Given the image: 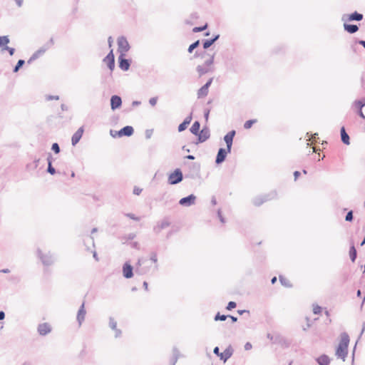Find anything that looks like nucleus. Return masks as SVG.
<instances>
[{"label":"nucleus","instance_id":"f3484780","mask_svg":"<svg viewBox=\"0 0 365 365\" xmlns=\"http://www.w3.org/2000/svg\"><path fill=\"white\" fill-rule=\"evenodd\" d=\"M122 106L121 97L118 95H113L110 98V108L112 110L118 109Z\"/></svg>","mask_w":365,"mask_h":365},{"label":"nucleus","instance_id":"c756f323","mask_svg":"<svg viewBox=\"0 0 365 365\" xmlns=\"http://www.w3.org/2000/svg\"><path fill=\"white\" fill-rule=\"evenodd\" d=\"M353 106L358 110H361L365 106V98L354 101Z\"/></svg>","mask_w":365,"mask_h":365},{"label":"nucleus","instance_id":"a18cd8bd","mask_svg":"<svg viewBox=\"0 0 365 365\" xmlns=\"http://www.w3.org/2000/svg\"><path fill=\"white\" fill-rule=\"evenodd\" d=\"M353 220H354L353 211L349 210L345 216V220L346 222H352Z\"/></svg>","mask_w":365,"mask_h":365},{"label":"nucleus","instance_id":"4c0bfd02","mask_svg":"<svg viewBox=\"0 0 365 365\" xmlns=\"http://www.w3.org/2000/svg\"><path fill=\"white\" fill-rule=\"evenodd\" d=\"M228 318L227 315L220 314V312H217L215 316V321H225Z\"/></svg>","mask_w":365,"mask_h":365},{"label":"nucleus","instance_id":"1a4fd4ad","mask_svg":"<svg viewBox=\"0 0 365 365\" xmlns=\"http://www.w3.org/2000/svg\"><path fill=\"white\" fill-rule=\"evenodd\" d=\"M118 62L119 68L123 71H127L129 70L132 61L131 59L125 58V53H122L119 54Z\"/></svg>","mask_w":365,"mask_h":365},{"label":"nucleus","instance_id":"e433bc0d","mask_svg":"<svg viewBox=\"0 0 365 365\" xmlns=\"http://www.w3.org/2000/svg\"><path fill=\"white\" fill-rule=\"evenodd\" d=\"M8 280L12 283L18 284L21 281V277L18 275H11L8 277Z\"/></svg>","mask_w":365,"mask_h":365},{"label":"nucleus","instance_id":"9d476101","mask_svg":"<svg viewBox=\"0 0 365 365\" xmlns=\"http://www.w3.org/2000/svg\"><path fill=\"white\" fill-rule=\"evenodd\" d=\"M364 19V15L358 11H354L350 14H344L341 17V21H361Z\"/></svg>","mask_w":365,"mask_h":365},{"label":"nucleus","instance_id":"f03ea898","mask_svg":"<svg viewBox=\"0 0 365 365\" xmlns=\"http://www.w3.org/2000/svg\"><path fill=\"white\" fill-rule=\"evenodd\" d=\"M186 170L185 178L197 179L200 177V165L197 163H185Z\"/></svg>","mask_w":365,"mask_h":365},{"label":"nucleus","instance_id":"ddd939ff","mask_svg":"<svg viewBox=\"0 0 365 365\" xmlns=\"http://www.w3.org/2000/svg\"><path fill=\"white\" fill-rule=\"evenodd\" d=\"M103 61L107 64L108 68L110 71L115 68V56L113 50H110L107 56L103 59Z\"/></svg>","mask_w":365,"mask_h":365},{"label":"nucleus","instance_id":"f257e3e1","mask_svg":"<svg viewBox=\"0 0 365 365\" xmlns=\"http://www.w3.org/2000/svg\"><path fill=\"white\" fill-rule=\"evenodd\" d=\"M349 336L346 332H343L340 335V341L336 349V356L345 361L348 354V346L349 344Z\"/></svg>","mask_w":365,"mask_h":365},{"label":"nucleus","instance_id":"c03bdc74","mask_svg":"<svg viewBox=\"0 0 365 365\" xmlns=\"http://www.w3.org/2000/svg\"><path fill=\"white\" fill-rule=\"evenodd\" d=\"M51 150L56 154H58L61 151L60 146L57 143H53L51 145Z\"/></svg>","mask_w":365,"mask_h":365},{"label":"nucleus","instance_id":"13d9d810","mask_svg":"<svg viewBox=\"0 0 365 365\" xmlns=\"http://www.w3.org/2000/svg\"><path fill=\"white\" fill-rule=\"evenodd\" d=\"M142 190H143L141 188H140V187H138L137 186H135L134 188H133V192L134 195H139L141 193Z\"/></svg>","mask_w":365,"mask_h":365},{"label":"nucleus","instance_id":"72a5a7b5","mask_svg":"<svg viewBox=\"0 0 365 365\" xmlns=\"http://www.w3.org/2000/svg\"><path fill=\"white\" fill-rule=\"evenodd\" d=\"M279 281H280V283L285 287H292V284L290 283V282L286 279L284 277L282 276V275H279Z\"/></svg>","mask_w":365,"mask_h":365},{"label":"nucleus","instance_id":"2f4dec72","mask_svg":"<svg viewBox=\"0 0 365 365\" xmlns=\"http://www.w3.org/2000/svg\"><path fill=\"white\" fill-rule=\"evenodd\" d=\"M205 67L206 66H205L204 65L203 66L198 65L196 67V71H197L200 76H202L210 71V70Z\"/></svg>","mask_w":365,"mask_h":365},{"label":"nucleus","instance_id":"9b49d317","mask_svg":"<svg viewBox=\"0 0 365 365\" xmlns=\"http://www.w3.org/2000/svg\"><path fill=\"white\" fill-rule=\"evenodd\" d=\"M230 153L231 151H229L227 148H219L215 158V163L217 165L222 164L226 160L227 154Z\"/></svg>","mask_w":365,"mask_h":365},{"label":"nucleus","instance_id":"4468645a","mask_svg":"<svg viewBox=\"0 0 365 365\" xmlns=\"http://www.w3.org/2000/svg\"><path fill=\"white\" fill-rule=\"evenodd\" d=\"M235 134L236 131L235 130H232L229 131L223 138V140L226 143V148H227L229 151L232 150L233 139L235 136Z\"/></svg>","mask_w":365,"mask_h":365},{"label":"nucleus","instance_id":"774afa93","mask_svg":"<svg viewBox=\"0 0 365 365\" xmlns=\"http://www.w3.org/2000/svg\"><path fill=\"white\" fill-rule=\"evenodd\" d=\"M37 58L36 57V55L32 54V56L29 58V59L27 61V63L30 64L35 60H36Z\"/></svg>","mask_w":365,"mask_h":365},{"label":"nucleus","instance_id":"bb28decb","mask_svg":"<svg viewBox=\"0 0 365 365\" xmlns=\"http://www.w3.org/2000/svg\"><path fill=\"white\" fill-rule=\"evenodd\" d=\"M170 223L168 220H163L162 222L158 223L156 226L154 227L153 231L158 234L163 229H165L168 227H169Z\"/></svg>","mask_w":365,"mask_h":365},{"label":"nucleus","instance_id":"7ed1b4c3","mask_svg":"<svg viewBox=\"0 0 365 365\" xmlns=\"http://www.w3.org/2000/svg\"><path fill=\"white\" fill-rule=\"evenodd\" d=\"M277 195V192L275 190H272L267 194L262 195L255 197L252 200V202L255 206L259 207L261 205H262L264 202L276 198Z\"/></svg>","mask_w":365,"mask_h":365},{"label":"nucleus","instance_id":"8fccbe9b","mask_svg":"<svg viewBox=\"0 0 365 365\" xmlns=\"http://www.w3.org/2000/svg\"><path fill=\"white\" fill-rule=\"evenodd\" d=\"M135 237H136V235L135 233H129L128 235L123 237V239H124L125 240H132L134 238H135Z\"/></svg>","mask_w":365,"mask_h":365},{"label":"nucleus","instance_id":"49530a36","mask_svg":"<svg viewBox=\"0 0 365 365\" xmlns=\"http://www.w3.org/2000/svg\"><path fill=\"white\" fill-rule=\"evenodd\" d=\"M46 171L52 175L56 173V170L55 169V168H53L52 165H51V163H49V165H48Z\"/></svg>","mask_w":365,"mask_h":365},{"label":"nucleus","instance_id":"79ce46f5","mask_svg":"<svg viewBox=\"0 0 365 365\" xmlns=\"http://www.w3.org/2000/svg\"><path fill=\"white\" fill-rule=\"evenodd\" d=\"M109 327L113 330L117 328V322L112 317L109 318Z\"/></svg>","mask_w":365,"mask_h":365},{"label":"nucleus","instance_id":"b1692460","mask_svg":"<svg viewBox=\"0 0 365 365\" xmlns=\"http://www.w3.org/2000/svg\"><path fill=\"white\" fill-rule=\"evenodd\" d=\"M349 255L351 261L352 262H354L357 257V251L354 246V242L353 240L350 241V247H349Z\"/></svg>","mask_w":365,"mask_h":365},{"label":"nucleus","instance_id":"3c124183","mask_svg":"<svg viewBox=\"0 0 365 365\" xmlns=\"http://www.w3.org/2000/svg\"><path fill=\"white\" fill-rule=\"evenodd\" d=\"M180 356V351L178 350V349L177 347L174 346L173 348V356L179 359Z\"/></svg>","mask_w":365,"mask_h":365},{"label":"nucleus","instance_id":"f704fd0d","mask_svg":"<svg viewBox=\"0 0 365 365\" xmlns=\"http://www.w3.org/2000/svg\"><path fill=\"white\" fill-rule=\"evenodd\" d=\"M200 46V40H197L191 43L187 49L188 53H191L192 51Z\"/></svg>","mask_w":365,"mask_h":365},{"label":"nucleus","instance_id":"864d4df0","mask_svg":"<svg viewBox=\"0 0 365 365\" xmlns=\"http://www.w3.org/2000/svg\"><path fill=\"white\" fill-rule=\"evenodd\" d=\"M322 307L319 305H315L313 307V313L314 314H319L322 312Z\"/></svg>","mask_w":365,"mask_h":365},{"label":"nucleus","instance_id":"a878e982","mask_svg":"<svg viewBox=\"0 0 365 365\" xmlns=\"http://www.w3.org/2000/svg\"><path fill=\"white\" fill-rule=\"evenodd\" d=\"M344 29L347 33L353 34L359 31V26L356 24H349L346 22H344Z\"/></svg>","mask_w":365,"mask_h":365},{"label":"nucleus","instance_id":"5701e85b","mask_svg":"<svg viewBox=\"0 0 365 365\" xmlns=\"http://www.w3.org/2000/svg\"><path fill=\"white\" fill-rule=\"evenodd\" d=\"M37 329L38 334L41 336H45L51 331V326L48 323L40 324Z\"/></svg>","mask_w":365,"mask_h":365},{"label":"nucleus","instance_id":"6ab92c4d","mask_svg":"<svg viewBox=\"0 0 365 365\" xmlns=\"http://www.w3.org/2000/svg\"><path fill=\"white\" fill-rule=\"evenodd\" d=\"M234 349L231 345H229L225 350L220 354V359L226 362L233 354Z\"/></svg>","mask_w":365,"mask_h":365},{"label":"nucleus","instance_id":"58836bf2","mask_svg":"<svg viewBox=\"0 0 365 365\" xmlns=\"http://www.w3.org/2000/svg\"><path fill=\"white\" fill-rule=\"evenodd\" d=\"M46 51H47L46 48H44L43 46H42L41 48H40L39 49L36 51L33 54L36 55V57L38 58L41 55H43Z\"/></svg>","mask_w":365,"mask_h":365},{"label":"nucleus","instance_id":"4be33fe9","mask_svg":"<svg viewBox=\"0 0 365 365\" xmlns=\"http://www.w3.org/2000/svg\"><path fill=\"white\" fill-rule=\"evenodd\" d=\"M220 38V34L214 35L211 38L202 40V47L205 50L209 48Z\"/></svg>","mask_w":365,"mask_h":365},{"label":"nucleus","instance_id":"393cba45","mask_svg":"<svg viewBox=\"0 0 365 365\" xmlns=\"http://www.w3.org/2000/svg\"><path fill=\"white\" fill-rule=\"evenodd\" d=\"M340 135L341 142L344 144L349 145L350 144V138L344 126L340 129Z\"/></svg>","mask_w":365,"mask_h":365},{"label":"nucleus","instance_id":"6e6552de","mask_svg":"<svg viewBox=\"0 0 365 365\" xmlns=\"http://www.w3.org/2000/svg\"><path fill=\"white\" fill-rule=\"evenodd\" d=\"M118 51L120 54L125 53L130 50V44L127 40V38L121 36L118 38Z\"/></svg>","mask_w":365,"mask_h":365},{"label":"nucleus","instance_id":"2eb2a0df","mask_svg":"<svg viewBox=\"0 0 365 365\" xmlns=\"http://www.w3.org/2000/svg\"><path fill=\"white\" fill-rule=\"evenodd\" d=\"M195 200L196 196L194 194H190L181 198L179 200V204L182 206L190 207L195 203Z\"/></svg>","mask_w":365,"mask_h":365},{"label":"nucleus","instance_id":"a19ab883","mask_svg":"<svg viewBox=\"0 0 365 365\" xmlns=\"http://www.w3.org/2000/svg\"><path fill=\"white\" fill-rule=\"evenodd\" d=\"M214 59H215V53L211 55L210 56V58L205 61L204 66H206V67L211 66L214 63Z\"/></svg>","mask_w":365,"mask_h":365},{"label":"nucleus","instance_id":"a211bd4d","mask_svg":"<svg viewBox=\"0 0 365 365\" xmlns=\"http://www.w3.org/2000/svg\"><path fill=\"white\" fill-rule=\"evenodd\" d=\"M86 314V311L85 309V302H83L78 309V311L77 313V317H76V319H77V322H78L79 326H81L82 324V323L84 322Z\"/></svg>","mask_w":365,"mask_h":365},{"label":"nucleus","instance_id":"39448f33","mask_svg":"<svg viewBox=\"0 0 365 365\" xmlns=\"http://www.w3.org/2000/svg\"><path fill=\"white\" fill-rule=\"evenodd\" d=\"M185 178L182 170L180 168H176L173 173L168 175V182L169 185H177L181 182Z\"/></svg>","mask_w":365,"mask_h":365},{"label":"nucleus","instance_id":"423d86ee","mask_svg":"<svg viewBox=\"0 0 365 365\" xmlns=\"http://www.w3.org/2000/svg\"><path fill=\"white\" fill-rule=\"evenodd\" d=\"M148 262L147 259L140 258L138 260L135 265V272L138 275H144L147 274L150 270V266L144 265Z\"/></svg>","mask_w":365,"mask_h":365},{"label":"nucleus","instance_id":"de8ad7c7","mask_svg":"<svg viewBox=\"0 0 365 365\" xmlns=\"http://www.w3.org/2000/svg\"><path fill=\"white\" fill-rule=\"evenodd\" d=\"M237 307V304L236 302H229L227 307H226V309L229 311L232 310V309L235 308Z\"/></svg>","mask_w":365,"mask_h":365},{"label":"nucleus","instance_id":"412c9836","mask_svg":"<svg viewBox=\"0 0 365 365\" xmlns=\"http://www.w3.org/2000/svg\"><path fill=\"white\" fill-rule=\"evenodd\" d=\"M83 131H84L83 127H80L74 133V134L73 135V136L71 138L72 145H73V146L76 145L80 141V140L82 138V135L83 134Z\"/></svg>","mask_w":365,"mask_h":365},{"label":"nucleus","instance_id":"4d7b16f0","mask_svg":"<svg viewBox=\"0 0 365 365\" xmlns=\"http://www.w3.org/2000/svg\"><path fill=\"white\" fill-rule=\"evenodd\" d=\"M54 43V41L53 38H51L50 40L43 46L44 48H46V50H48L49 48H51Z\"/></svg>","mask_w":365,"mask_h":365},{"label":"nucleus","instance_id":"473e14b6","mask_svg":"<svg viewBox=\"0 0 365 365\" xmlns=\"http://www.w3.org/2000/svg\"><path fill=\"white\" fill-rule=\"evenodd\" d=\"M24 64H25V61L23 60V59H19L17 61L16 66L14 67L13 72L14 73H17L19 71V69L23 67V66Z\"/></svg>","mask_w":365,"mask_h":365},{"label":"nucleus","instance_id":"c85d7f7f","mask_svg":"<svg viewBox=\"0 0 365 365\" xmlns=\"http://www.w3.org/2000/svg\"><path fill=\"white\" fill-rule=\"evenodd\" d=\"M200 123L199 121L196 120L192 123L191 128H190V131L193 135H197L199 134V132L200 131Z\"/></svg>","mask_w":365,"mask_h":365},{"label":"nucleus","instance_id":"37998d69","mask_svg":"<svg viewBox=\"0 0 365 365\" xmlns=\"http://www.w3.org/2000/svg\"><path fill=\"white\" fill-rule=\"evenodd\" d=\"M207 28V24H205V25L201 26L194 27L192 29V31L194 33H197V32H200V31L205 30Z\"/></svg>","mask_w":365,"mask_h":365},{"label":"nucleus","instance_id":"603ef678","mask_svg":"<svg viewBox=\"0 0 365 365\" xmlns=\"http://www.w3.org/2000/svg\"><path fill=\"white\" fill-rule=\"evenodd\" d=\"M205 56H209V53L205 51H203L200 53H198V51H196L195 55H194V57H198V56H200L202 58H204Z\"/></svg>","mask_w":365,"mask_h":365},{"label":"nucleus","instance_id":"bf43d9fd","mask_svg":"<svg viewBox=\"0 0 365 365\" xmlns=\"http://www.w3.org/2000/svg\"><path fill=\"white\" fill-rule=\"evenodd\" d=\"M157 101H158V97H153V98H150L149 103L152 106H155L157 103Z\"/></svg>","mask_w":365,"mask_h":365},{"label":"nucleus","instance_id":"aec40b11","mask_svg":"<svg viewBox=\"0 0 365 365\" xmlns=\"http://www.w3.org/2000/svg\"><path fill=\"white\" fill-rule=\"evenodd\" d=\"M192 119V112L187 115L184 120L178 125V130L181 133L185 130L188 126V125L191 123Z\"/></svg>","mask_w":365,"mask_h":365},{"label":"nucleus","instance_id":"20e7f679","mask_svg":"<svg viewBox=\"0 0 365 365\" xmlns=\"http://www.w3.org/2000/svg\"><path fill=\"white\" fill-rule=\"evenodd\" d=\"M37 256L42 264L46 267L52 265L56 260L54 256L51 252L44 254L40 249L37 250Z\"/></svg>","mask_w":365,"mask_h":365},{"label":"nucleus","instance_id":"ea45409f","mask_svg":"<svg viewBox=\"0 0 365 365\" xmlns=\"http://www.w3.org/2000/svg\"><path fill=\"white\" fill-rule=\"evenodd\" d=\"M256 122H257L256 119L248 120L245 123L244 128L245 129H250L253 125V124L255 123Z\"/></svg>","mask_w":365,"mask_h":365},{"label":"nucleus","instance_id":"5fc2aeb1","mask_svg":"<svg viewBox=\"0 0 365 365\" xmlns=\"http://www.w3.org/2000/svg\"><path fill=\"white\" fill-rule=\"evenodd\" d=\"M2 51H7L9 53L10 56H13L15 52V48L7 46L4 47Z\"/></svg>","mask_w":365,"mask_h":365},{"label":"nucleus","instance_id":"6e6d98bb","mask_svg":"<svg viewBox=\"0 0 365 365\" xmlns=\"http://www.w3.org/2000/svg\"><path fill=\"white\" fill-rule=\"evenodd\" d=\"M217 217L222 223L225 222V218L223 217L220 209H218V210H217Z\"/></svg>","mask_w":365,"mask_h":365},{"label":"nucleus","instance_id":"0eeeda50","mask_svg":"<svg viewBox=\"0 0 365 365\" xmlns=\"http://www.w3.org/2000/svg\"><path fill=\"white\" fill-rule=\"evenodd\" d=\"M113 130H110V134L113 138H115V137L121 138L123 136L130 137L133 134L134 129L130 125H126V126H124L123 128H122L120 130L116 131L115 135H113Z\"/></svg>","mask_w":365,"mask_h":365},{"label":"nucleus","instance_id":"f8f14e48","mask_svg":"<svg viewBox=\"0 0 365 365\" xmlns=\"http://www.w3.org/2000/svg\"><path fill=\"white\" fill-rule=\"evenodd\" d=\"M197 139L196 144L202 143L208 140L210 137V132L207 127H203L202 129L199 132V134L197 135Z\"/></svg>","mask_w":365,"mask_h":365},{"label":"nucleus","instance_id":"69168bd1","mask_svg":"<svg viewBox=\"0 0 365 365\" xmlns=\"http://www.w3.org/2000/svg\"><path fill=\"white\" fill-rule=\"evenodd\" d=\"M213 353L217 355V356H220L221 352H220V349L218 346H215L213 349Z\"/></svg>","mask_w":365,"mask_h":365},{"label":"nucleus","instance_id":"0e129e2a","mask_svg":"<svg viewBox=\"0 0 365 365\" xmlns=\"http://www.w3.org/2000/svg\"><path fill=\"white\" fill-rule=\"evenodd\" d=\"M113 330H114V331H115V338H118V337H120V336H121V334H122V331H121V330H120V329H119L116 328V329H113Z\"/></svg>","mask_w":365,"mask_h":365},{"label":"nucleus","instance_id":"680f3d73","mask_svg":"<svg viewBox=\"0 0 365 365\" xmlns=\"http://www.w3.org/2000/svg\"><path fill=\"white\" fill-rule=\"evenodd\" d=\"M150 260L154 262V263H156L157 261H158V258H157V254L155 252H153L151 253V255H150Z\"/></svg>","mask_w":365,"mask_h":365},{"label":"nucleus","instance_id":"e2e57ef3","mask_svg":"<svg viewBox=\"0 0 365 365\" xmlns=\"http://www.w3.org/2000/svg\"><path fill=\"white\" fill-rule=\"evenodd\" d=\"M58 99H59V96H51V95H49V96H46V100H48V101L58 100Z\"/></svg>","mask_w":365,"mask_h":365},{"label":"nucleus","instance_id":"338daca9","mask_svg":"<svg viewBox=\"0 0 365 365\" xmlns=\"http://www.w3.org/2000/svg\"><path fill=\"white\" fill-rule=\"evenodd\" d=\"M37 58L36 57V55L32 54V56L29 58V59L27 61V63L30 64L35 60H36Z\"/></svg>","mask_w":365,"mask_h":365},{"label":"nucleus","instance_id":"cd10ccee","mask_svg":"<svg viewBox=\"0 0 365 365\" xmlns=\"http://www.w3.org/2000/svg\"><path fill=\"white\" fill-rule=\"evenodd\" d=\"M316 361L319 365H329L330 364V359L327 354L319 356Z\"/></svg>","mask_w":365,"mask_h":365},{"label":"nucleus","instance_id":"dca6fc26","mask_svg":"<svg viewBox=\"0 0 365 365\" xmlns=\"http://www.w3.org/2000/svg\"><path fill=\"white\" fill-rule=\"evenodd\" d=\"M123 276L125 279H130L133 277V267L126 262L123 265Z\"/></svg>","mask_w":365,"mask_h":365},{"label":"nucleus","instance_id":"c9c22d12","mask_svg":"<svg viewBox=\"0 0 365 365\" xmlns=\"http://www.w3.org/2000/svg\"><path fill=\"white\" fill-rule=\"evenodd\" d=\"M208 91H207V89H205L203 86H202L198 91H197V98H200L202 97H205L207 96Z\"/></svg>","mask_w":365,"mask_h":365},{"label":"nucleus","instance_id":"7c9ffc66","mask_svg":"<svg viewBox=\"0 0 365 365\" xmlns=\"http://www.w3.org/2000/svg\"><path fill=\"white\" fill-rule=\"evenodd\" d=\"M9 41L10 40L8 36H0V48L1 50H3L4 47L7 46Z\"/></svg>","mask_w":365,"mask_h":365},{"label":"nucleus","instance_id":"09e8293b","mask_svg":"<svg viewBox=\"0 0 365 365\" xmlns=\"http://www.w3.org/2000/svg\"><path fill=\"white\" fill-rule=\"evenodd\" d=\"M124 215L129 217L130 219H132L135 221H139L140 220V217H136L134 214L133 213H124Z\"/></svg>","mask_w":365,"mask_h":365},{"label":"nucleus","instance_id":"052dcab7","mask_svg":"<svg viewBox=\"0 0 365 365\" xmlns=\"http://www.w3.org/2000/svg\"><path fill=\"white\" fill-rule=\"evenodd\" d=\"M210 112V108H205L204 110V118H205L206 121L208 120Z\"/></svg>","mask_w":365,"mask_h":365}]
</instances>
